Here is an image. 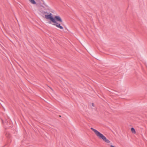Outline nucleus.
<instances>
[{
	"mask_svg": "<svg viewBox=\"0 0 147 147\" xmlns=\"http://www.w3.org/2000/svg\"><path fill=\"white\" fill-rule=\"evenodd\" d=\"M45 18L47 19L50 20L51 22L54 23L52 24L58 28L62 29L63 27L61 26V24L59 23H62L63 22L62 20L61 17L59 16H55L54 18L52 16V14L49 13V14L45 15Z\"/></svg>",
	"mask_w": 147,
	"mask_h": 147,
	"instance_id": "f257e3e1",
	"label": "nucleus"
},
{
	"mask_svg": "<svg viewBox=\"0 0 147 147\" xmlns=\"http://www.w3.org/2000/svg\"><path fill=\"white\" fill-rule=\"evenodd\" d=\"M91 129L95 133L96 135L99 139H102L107 143H109L110 142V141L107 139L103 134L98 131L96 129L92 127H91Z\"/></svg>",
	"mask_w": 147,
	"mask_h": 147,
	"instance_id": "f03ea898",
	"label": "nucleus"
},
{
	"mask_svg": "<svg viewBox=\"0 0 147 147\" xmlns=\"http://www.w3.org/2000/svg\"><path fill=\"white\" fill-rule=\"evenodd\" d=\"M30 1L33 4H35L36 3V1L34 0H30Z\"/></svg>",
	"mask_w": 147,
	"mask_h": 147,
	"instance_id": "7ed1b4c3",
	"label": "nucleus"
},
{
	"mask_svg": "<svg viewBox=\"0 0 147 147\" xmlns=\"http://www.w3.org/2000/svg\"><path fill=\"white\" fill-rule=\"evenodd\" d=\"M131 131L132 132V133H136V132L135 131V129L134 128V127H131Z\"/></svg>",
	"mask_w": 147,
	"mask_h": 147,
	"instance_id": "20e7f679",
	"label": "nucleus"
},
{
	"mask_svg": "<svg viewBox=\"0 0 147 147\" xmlns=\"http://www.w3.org/2000/svg\"><path fill=\"white\" fill-rule=\"evenodd\" d=\"M43 13L47 14H48V13L46 11L44 12Z\"/></svg>",
	"mask_w": 147,
	"mask_h": 147,
	"instance_id": "39448f33",
	"label": "nucleus"
},
{
	"mask_svg": "<svg viewBox=\"0 0 147 147\" xmlns=\"http://www.w3.org/2000/svg\"><path fill=\"white\" fill-rule=\"evenodd\" d=\"M111 147H115L113 145H111Z\"/></svg>",
	"mask_w": 147,
	"mask_h": 147,
	"instance_id": "423d86ee",
	"label": "nucleus"
},
{
	"mask_svg": "<svg viewBox=\"0 0 147 147\" xmlns=\"http://www.w3.org/2000/svg\"><path fill=\"white\" fill-rule=\"evenodd\" d=\"M49 24H51V21H50V22H49Z\"/></svg>",
	"mask_w": 147,
	"mask_h": 147,
	"instance_id": "0eeeda50",
	"label": "nucleus"
},
{
	"mask_svg": "<svg viewBox=\"0 0 147 147\" xmlns=\"http://www.w3.org/2000/svg\"><path fill=\"white\" fill-rule=\"evenodd\" d=\"M50 89H51L52 90V88H51L50 87Z\"/></svg>",
	"mask_w": 147,
	"mask_h": 147,
	"instance_id": "6e6552de",
	"label": "nucleus"
},
{
	"mask_svg": "<svg viewBox=\"0 0 147 147\" xmlns=\"http://www.w3.org/2000/svg\"><path fill=\"white\" fill-rule=\"evenodd\" d=\"M92 105L93 106V103H92Z\"/></svg>",
	"mask_w": 147,
	"mask_h": 147,
	"instance_id": "1a4fd4ad",
	"label": "nucleus"
}]
</instances>
